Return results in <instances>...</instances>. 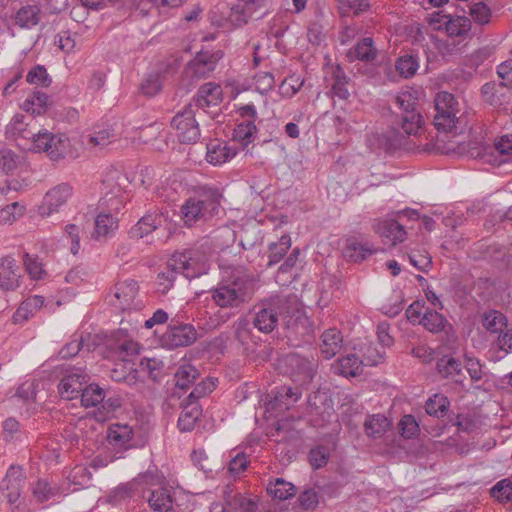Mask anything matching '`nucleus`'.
I'll list each match as a JSON object with an SVG mask.
<instances>
[{
    "label": "nucleus",
    "mask_w": 512,
    "mask_h": 512,
    "mask_svg": "<svg viewBox=\"0 0 512 512\" xmlns=\"http://www.w3.org/2000/svg\"><path fill=\"white\" fill-rule=\"evenodd\" d=\"M435 115L433 123L438 131L459 135L468 126L467 117L460 114L459 103L453 94L439 92L434 100Z\"/></svg>",
    "instance_id": "f03ea898"
},
{
    "label": "nucleus",
    "mask_w": 512,
    "mask_h": 512,
    "mask_svg": "<svg viewBox=\"0 0 512 512\" xmlns=\"http://www.w3.org/2000/svg\"><path fill=\"white\" fill-rule=\"evenodd\" d=\"M492 496L501 502H507L512 499V482L509 479L499 481L492 489Z\"/></svg>",
    "instance_id": "5fc2aeb1"
},
{
    "label": "nucleus",
    "mask_w": 512,
    "mask_h": 512,
    "mask_svg": "<svg viewBox=\"0 0 512 512\" xmlns=\"http://www.w3.org/2000/svg\"><path fill=\"white\" fill-rule=\"evenodd\" d=\"M198 377L199 372L193 365L183 364L175 373L176 386L181 389H186L192 385Z\"/></svg>",
    "instance_id": "37998d69"
},
{
    "label": "nucleus",
    "mask_w": 512,
    "mask_h": 512,
    "mask_svg": "<svg viewBox=\"0 0 512 512\" xmlns=\"http://www.w3.org/2000/svg\"><path fill=\"white\" fill-rule=\"evenodd\" d=\"M162 87V83L160 80L159 75L157 74H151L149 75L142 83H141V90L145 95L148 96H154L157 94Z\"/></svg>",
    "instance_id": "052dcab7"
},
{
    "label": "nucleus",
    "mask_w": 512,
    "mask_h": 512,
    "mask_svg": "<svg viewBox=\"0 0 512 512\" xmlns=\"http://www.w3.org/2000/svg\"><path fill=\"white\" fill-rule=\"evenodd\" d=\"M24 481L22 469L20 467L11 466L4 478L6 483L7 498L9 503H15L20 497L21 485Z\"/></svg>",
    "instance_id": "c756f323"
},
{
    "label": "nucleus",
    "mask_w": 512,
    "mask_h": 512,
    "mask_svg": "<svg viewBox=\"0 0 512 512\" xmlns=\"http://www.w3.org/2000/svg\"><path fill=\"white\" fill-rule=\"evenodd\" d=\"M291 247V237L287 234L281 236L278 241L268 245V267L279 263Z\"/></svg>",
    "instance_id": "473e14b6"
},
{
    "label": "nucleus",
    "mask_w": 512,
    "mask_h": 512,
    "mask_svg": "<svg viewBox=\"0 0 512 512\" xmlns=\"http://www.w3.org/2000/svg\"><path fill=\"white\" fill-rule=\"evenodd\" d=\"M115 135L112 130L110 129H101L98 131H95L90 137H89V143L93 146H99L104 147L111 143V141L114 139Z\"/></svg>",
    "instance_id": "680f3d73"
},
{
    "label": "nucleus",
    "mask_w": 512,
    "mask_h": 512,
    "mask_svg": "<svg viewBox=\"0 0 512 512\" xmlns=\"http://www.w3.org/2000/svg\"><path fill=\"white\" fill-rule=\"evenodd\" d=\"M369 438H381L392 426L391 420L383 414L368 415L363 424Z\"/></svg>",
    "instance_id": "c85d7f7f"
},
{
    "label": "nucleus",
    "mask_w": 512,
    "mask_h": 512,
    "mask_svg": "<svg viewBox=\"0 0 512 512\" xmlns=\"http://www.w3.org/2000/svg\"><path fill=\"white\" fill-rule=\"evenodd\" d=\"M32 146L35 152H45L51 160L56 161L65 157L70 141L63 134L54 135L45 130L32 134Z\"/></svg>",
    "instance_id": "6e6552de"
},
{
    "label": "nucleus",
    "mask_w": 512,
    "mask_h": 512,
    "mask_svg": "<svg viewBox=\"0 0 512 512\" xmlns=\"http://www.w3.org/2000/svg\"><path fill=\"white\" fill-rule=\"evenodd\" d=\"M86 382V374L81 369H77L61 379L58 385L59 393L67 400L75 399L82 394Z\"/></svg>",
    "instance_id": "dca6fc26"
},
{
    "label": "nucleus",
    "mask_w": 512,
    "mask_h": 512,
    "mask_svg": "<svg viewBox=\"0 0 512 512\" xmlns=\"http://www.w3.org/2000/svg\"><path fill=\"white\" fill-rule=\"evenodd\" d=\"M401 436L411 439L419 434V424L413 415H404L398 423Z\"/></svg>",
    "instance_id": "09e8293b"
},
{
    "label": "nucleus",
    "mask_w": 512,
    "mask_h": 512,
    "mask_svg": "<svg viewBox=\"0 0 512 512\" xmlns=\"http://www.w3.org/2000/svg\"><path fill=\"white\" fill-rule=\"evenodd\" d=\"M211 298L220 308H237L252 295L250 282L245 277H234L220 282L210 291Z\"/></svg>",
    "instance_id": "20e7f679"
},
{
    "label": "nucleus",
    "mask_w": 512,
    "mask_h": 512,
    "mask_svg": "<svg viewBox=\"0 0 512 512\" xmlns=\"http://www.w3.org/2000/svg\"><path fill=\"white\" fill-rule=\"evenodd\" d=\"M216 62L213 54L200 52L189 62L188 69L196 78H206L215 69Z\"/></svg>",
    "instance_id": "393cba45"
},
{
    "label": "nucleus",
    "mask_w": 512,
    "mask_h": 512,
    "mask_svg": "<svg viewBox=\"0 0 512 512\" xmlns=\"http://www.w3.org/2000/svg\"><path fill=\"white\" fill-rule=\"evenodd\" d=\"M222 100V89L220 85L208 82L203 84L196 95V105L200 108L218 105Z\"/></svg>",
    "instance_id": "cd10ccee"
},
{
    "label": "nucleus",
    "mask_w": 512,
    "mask_h": 512,
    "mask_svg": "<svg viewBox=\"0 0 512 512\" xmlns=\"http://www.w3.org/2000/svg\"><path fill=\"white\" fill-rule=\"evenodd\" d=\"M17 155L11 150H0V169L5 173L13 172L17 167Z\"/></svg>",
    "instance_id": "bf43d9fd"
},
{
    "label": "nucleus",
    "mask_w": 512,
    "mask_h": 512,
    "mask_svg": "<svg viewBox=\"0 0 512 512\" xmlns=\"http://www.w3.org/2000/svg\"><path fill=\"white\" fill-rule=\"evenodd\" d=\"M362 360L356 354H348L339 358L333 365L332 369L335 374L344 377H356L362 373Z\"/></svg>",
    "instance_id": "bb28decb"
},
{
    "label": "nucleus",
    "mask_w": 512,
    "mask_h": 512,
    "mask_svg": "<svg viewBox=\"0 0 512 512\" xmlns=\"http://www.w3.org/2000/svg\"><path fill=\"white\" fill-rule=\"evenodd\" d=\"M182 407L183 410L178 419V427L183 432H190L199 420L202 409L195 401H188L186 399L183 401Z\"/></svg>",
    "instance_id": "a878e982"
},
{
    "label": "nucleus",
    "mask_w": 512,
    "mask_h": 512,
    "mask_svg": "<svg viewBox=\"0 0 512 512\" xmlns=\"http://www.w3.org/2000/svg\"><path fill=\"white\" fill-rule=\"evenodd\" d=\"M43 16L44 13L38 3L27 2L15 12L12 19L15 26L23 29H32L41 22Z\"/></svg>",
    "instance_id": "f3484780"
},
{
    "label": "nucleus",
    "mask_w": 512,
    "mask_h": 512,
    "mask_svg": "<svg viewBox=\"0 0 512 512\" xmlns=\"http://www.w3.org/2000/svg\"><path fill=\"white\" fill-rule=\"evenodd\" d=\"M329 460L328 448L316 446L309 452V462L313 469H320L327 465Z\"/></svg>",
    "instance_id": "3c124183"
},
{
    "label": "nucleus",
    "mask_w": 512,
    "mask_h": 512,
    "mask_svg": "<svg viewBox=\"0 0 512 512\" xmlns=\"http://www.w3.org/2000/svg\"><path fill=\"white\" fill-rule=\"evenodd\" d=\"M441 18L445 20V29L449 36H462L468 33L471 28V21L467 17L451 19L450 16L444 15Z\"/></svg>",
    "instance_id": "58836bf2"
},
{
    "label": "nucleus",
    "mask_w": 512,
    "mask_h": 512,
    "mask_svg": "<svg viewBox=\"0 0 512 512\" xmlns=\"http://www.w3.org/2000/svg\"><path fill=\"white\" fill-rule=\"evenodd\" d=\"M301 396V393L296 389L294 390L291 387H281L279 391H277L274 397L273 408L276 406H280L283 404L284 408H289L290 404L296 402Z\"/></svg>",
    "instance_id": "de8ad7c7"
},
{
    "label": "nucleus",
    "mask_w": 512,
    "mask_h": 512,
    "mask_svg": "<svg viewBox=\"0 0 512 512\" xmlns=\"http://www.w3.org/2000/svg\"><path fill=\"white\" fill-rule=\"evenodd\" d=\"M420 323L430 332L437 333L444 329L446 319L434 310H427L423 314Z\"/></svg>",
    "instance_id": "c03bdc74"
},
{
    "label": "nucleus",
    "mask_w": 512,
    "mask_h": 512,
    "mask_svg": "<svg viewBox=\"0 0 512 512\" xmlns=\"http://www.w3.org/2000/svg\"><path fill=\"white\" fill-rule=\"evenodd\" d=\"M470 15L474 22L485 25L490 21L491 10L485 3L478 2L470 6Z\"/></svg>",
    "instance_id": "603ef678"
},
{
    "label": "nucleus",
    "mask_w": 512,
    "mask_h": 512,
    "mask_svg": "<svg viewBox=\"0 0 512 512\" xmlns=\"http://www.w3.org/2000/svg\"><path fill=\"white\" fill-rule=\"evenodd\" d=\"M267 492L278 500H287L296 494V487L285 481L283 478H277L267 486Z\"/></svg>",
    "instance_id": "c9c22d12"
},
{
    "label": "nucleus",
    "mask_w": 512,
    "mask_h": 512,
    "mask_svg": "<svg viewBox=\"0 0 512 512\" xmlns=\"http://www.w3.org/2000/svg\"><path fill=\"white\" fill-rule=\"evenodd\" d=\"M138 291V283L132 279L118 282L115 285L114 296L118 301L119 308L123 311L142 309L144 303L137 299Z\"/></svg>",
    "instance_id": "ddd939ff"
},
{
    "label": "nucleus",
    "mask_w": 512,
    "mask_h": 512,
    "mask_svg": "<svg viewBox=\"0 0 512 512\" xmlns=\"http://www.w3.org/2000/svg\"><path fill=\"white\" fill-rule=\"evenodd\" d=\"M177 273H179L177 270L168 266L166 271L158 274V285L162 292L168 291L173 286Z\"/></svg>",
    "instance_id": "69168bd1"
},
{
    "label": "nucleus",
    "mask_w": 512,
    "mask_h": 512,
    "mask_svg": "<svg viewBox=\"0 0 512 512\" xmlns=\"http://www.w3.org/2000/svg\"><path fill=\"white\" fill-rule=\"evenodd\" d=\"M377 54L378 49L375 47L373 39L371 37H364L347 52V58L350 62L356 60L372 62L376 59Z\"/></svg>",
    "instance_id": "412c9836"
},
{
    "label": "nucleus",
    "mask_w": 512,
    "mask_h": 512,
    "mask_svg": "<svg viewBox=\"0 0 512 512\" xmlns=\"http://www.w3.org/2000/svg\"><path fill=\"white\" fill-rule=\"evenodd\" d=\"M226 502L232 509L239 512H256L257 510L256 502L240 493L226 498Z\"/></svg>",
    "instance_id": "a18cd8bd"
},
{
    "label": "nucleus",
    "mask_w": 512,
    "mask_h": 512,
    "mask_svg": "<svg viewBox=\"0 0 512 512\" xmlns=\"http://www.w3.org/2000/svg\"><path fill=\"white\" fill-rule=\"evenodd\" d=\"M197 339V332L191 324H170L162 335V342L167 348L189 346Z\"/></svg>",
    "instance_id": "9d476101"
},
{
    "label": "nucleus",
    "mask_w": 512,
    "mask_h": 512,
    "mask_svg": "<svg viewBox=\"0 0 512 512\" xmlns=\"http://www.w3.org/2000/svg\"><path fill=\"white\" fill-rule=\"evenodd\" d=\"M300 506L304 510H313L319 503L318 493L315 489H305L298 497Z\"/></svg>",
    "instance_id": "13d9d810"
},
{
    "label": "nucleus",
    "mask_w": 512,
    "mask_h": 512,
    "mask_svg": "<svg viewBox=\"0 0 512 512\" xmlns=\"http://www.w3.org/2000/svg\"><path fill=\"white\" fill-rule=\"evenodd\" d=\"M320 341V352L326 359L333 358L343 347V336L336 328L325 330Z\"/></svg>",
    "instance_id": "aec40b11"
},
{
    "label": "nucleus",
    "mask_w": 512,
    "mask_h": 512,
    "mask_svg": "<svg viewBox=\"0 0 512 512\" xmlns=\"http://www.w3.org/2000/svg\"><path fill=\"white\" fill-rule=\"evenodd\" d=\"M80 397L81 404L85 408L96 407L104 403L105 391L97 384H90L85 386Z\"/></svg>",
    "instance_id": "4c0bfd02"
},
{
    "label": "nucleus",
    "mask_w": 512,
    "mask_h": 512,
    "mask_svg": "<svg viewBox=\"0 0 512 512\" xmlns=\"http://www.w3.org/2000/svg\"><path fill=\"white\" fill-rule=\"evenodd\" d=\"M303 81L293 76L285 78L280 84L281 94L286 97L294 96L302 87Z\"/></svg>",
    "instance_id": "e2e57ef3"
},
{
    "label": "nucleus",
    "mask_w": 512,
    "mask_h": 512,
    "mask_svg": "<svg viewBox=\"0 0 512 512\" xmlns=\"http://www.w3.org/2000/svg\"><path fill=\"white\" fill-rule=\"evenodd\" d=\"M237 113L242 118L235 129V136L246 143L251 142V137L257 131L255 120L257 119V111L253 104L240 106Z\"/></svg>",
    "instance_id": "2eb2a0df"
},
{
    "label": "nucleus",
    "mask_w": 512,
    "mask_h": 512,
    "mask_svg": "<svg viewBox=\"0 0 512 512\" xmlns=\"http://www.w3.org/2000/svg\"><path fill=\"white\" fill-rule=\"evenodd\" d=\"M215 387H216L215 382L209 378L204 381H201L191 391V393L188 395L186 400L195 401L197 403V401L200 398L205 397L206 395L210 394L215 389Z\"/></svg>",
    "instance_id": "4d7b16f0"
},
{
    "label": "nucleus",
    "mask_w": 512,
    "mask_h": 512,
    "mask_svg": "<svg viewBox=\"0 0 512 512\" xmlns=\"http://www.w3.org/2000/svg\"><path fill=\"white\" fill-rule=\"evenodd\" d=\"M286 312L283 317V324L287 331V337L303 342H309L313 338V326L306 315L303 305L295 294H288Z\"/></svg>",
    "instance_id": "39448f33"
},
{
    "label": "nucleus",
    "mask_w": 512,
    "mask_h": 512,
    "mask_svg": "<svg viewBox=\"0 0 512 512\" xmlns=\"http://www.w3.org/2000/svg\"><path fill=\"white\" fill-rule=\"evenodd\" d=\"M483 326L492 333H501L507 328V318L501 312L491 310L483 315Z\"/></svg>",
    "instance_id": "79ce46f5"
},
{
    "label": "nucleus",
    "mask_w": 512,
    "mask_h": 512,
    "mask_svg": "<svg viewBox=\"0 0 512 512\" xmlns=\"http://www.w3.org/2000/svg\"><path fill=\"white\" fill-rule=\"evenodd\" d=\"M19 266L17 261L6 256L0 259V288L3 290H14L19 286Z\"/></svg>",
    "instance_id": "a211bd4d"
},
{
    "label": "nucleus",
    "mask_w": 512,
    "mask_h": 512,
    "mask_svg": "<svg viewBox=\"0 0 512 512\" xmlns=\"http://www.w3.org/2000/svg\"><path fill=\"white\" fill-rule=\"evenodd\" d=\"M237 150L225 142L213 141L207 144L206 160L212 165H221L231 160Z\"/></svg>",
    "instance_id": "5701e85b"
},
{
    "label": "nucleus",
    "mask_w": 512,
    "mask_h": 512,
    "mask_svg": "<svg viewBox=\"0 0 512 512\" xmlns=\"http://www.w3.org/2000/svg\"><path fill=\"white\" fill-rule=\"evenodd\" d=\"M118 229V219L112 213L101 212L96 216L92 237L102 240L112 236Z\"/></svg>",
    "instance_id": "b1692460"
},
{
    "label": "nucleus",
    "mask_w": 512,
    "mask_h": 512,
    "mask_svg": "<svg viewBox=\"0 0 512 512\" xmlns=\"http://www.w3.org/2000/svg\"><path fill=\"white\" fill-rule=\"evenodd\" d=\"M133 430L127 424L115 423L110 425L107 432V439L110 445L117 449H129Z\"/></svg>",
    "instance_id": "4be33fe9"
},
{
    "label": "nucleus",
    "mask_w": 512,
    "mask_h": 512,
    "mask_svg": "<svg viewBox=\"0 0 512 512\" xmlns=\"http://www.w3.org/2000/svg\"><path fill=\"white\" fill-rule=\"evenodd\" d=\"M166 221L167 216L162 211L148 212L131 227L129 237L135 240L142 239L161 227Z\"/></svg>",
    "instance_id": "4468645a"
},
{
    "label": "nucleus",
    "mask_w": 512,
    "mask_h": 512,
    "mask_svg": "<svg viewBox=\"0 0 512 512\" xmlns=\"http://www.w3.org/2000/svg\"><path fill=\"white\" fill-rule=\"evenodd\" d=\"M436 368L438 373L444 378H452L456 382L461 381L462 365L461 362L451 356H443L438 359Z\"/></svg>",
    "instance_id": "2f4dec72"
},
{
    "label": "nucleus",
    "mask_w": 512,
    "mask_h": 512,
    "mask_svg": "<svg viewBox=\"0 0 512 512\" xmlns=\"http://www.w3.org/2000/svg\"><path fill=\"white\" fill-rule=\"evenodd\" d=\"M395 104L402 111L401 128L407 136H419L424 131V119L416 109L417 99L409 91L395 97Z\"/></svg>",
    "instance_id": "0eeeda50"
},
{
    "label": "nucleus",
    "mask_w": 512,
    "mask_h": 512,
    "mask_svg": "<svg viewBox=\"0 0 512 512\" xmlns=\"http://www.w3.org/2000/svg\"><path fill=\"white\" fill-rule=\"evenodd\" d=\"M449 405L450 402L446 396L435 394L426 401L425 410L431 416L444 417L449 409Z\"/></svg>",
    "instance_id": "a19ab883"
},
{
    "label": "nucleus",
    "mask_w": 512,
    "mask_h": 512,
    "mask_svg": "<svg viewBox=\"0 0 512 512\" xmlns=\"http://www.w3.org/2000/svg\"><path fill=\"white\" fill-rule=\"evenodd\" d=\"M284 362L290 369V374L303 383L313 379L318 367L317 360L313 357L310 359L296 353L286 355Z\"/></svg>",
    "instance_id": "f8f14e48"
},
{
    "label": "nucleus",
    "mask_w": 512,
    "mask_h": 512,
    "mask_svg": "<svg viewBox=\"0 0 512 512\" xmlns=\"http://www.w3.org/2000/svg\"><path fill=\"white\" fill-rule=\"evenodd\" d=\"M148 502L154 511L168 512L172 509V497L169 490L166 488L153 490Z\"/></svg>",
    "instance_id": "e433bc0d"
},
{
    "label": "nucleus",
    "mask_w": 512,
    "mask_h": 512,
    "mask_svg": "<svg viewBox=\"0 0 512 512\" xmlns=\"http://www.w3.org/2000/svg\"><path fill=\"white\" fill-rule=\"evenodd\" d=\"M169 267L188 279L197 278L208 270V253L203 245L176 251L169 259Z\"/></svg>",
    "instance_id": "423d86ee"
},
{
    "label": "nucleus",
    "mask_w": 512,
    "mask_h": 512,
    "mask_svg": "<svg viewBox=\"0 0 512 512\" xmlns=\"http://www.w3.org/2000/svg\"><path fill=\"white\" fill-rule=\"evenodd\" d=\"M497 74L502 79V84L512 88V60H507L497 67Z\"/></svg>",
    "instance_id": "774afa93"
},
{
    "label": "nucleus",
    "mask_w": 512,
    "mask_h": 512,
    "mask_svg": "<svg viewBox=\"0 0 512 512\" xmlns=\"http://www.w3.org/2000/svg\"><path fill=\"white\" fill-rule=\"evenodd\" d=\"M23 262L29 275L34 279H40L43 274L41 263L38 262L37 258L30 256L25 253L23 256Z\"/></svg>",
    "instance_id": "0e129e2a"
},
{
    "label": "nucleus",
    "mask_w": 512,
    "mask_h": 512,
    "mask_svg": "<svg viewBox=\"0 0 512 512\" xmlns=\"http://www.w3.org/2000/svg\"><path fill=\"white\" fill-rule=\"evenodd\" d=\"M44 304V298L42 296H33L27 298L21 303L16 312L13 314V322L15 324L23 323L30 319L35 311L41 308Z\"/></svg>",
    "instance_id": "7c9ffc66"
},
{
    "label": "nucleus",
    "mask_w": 512,
    "mask_h": 512,
    "mask_svg": "<svg viewBox=\"0 0 512 512\" xmlns=\"http://www.w3.org/2000/svg\"><path fill=\"white\" fill-rule=\"evenodd\" d=\"M288 301L287 295H276L256 304L251 311V322L258 331L269 334L284 317Z\"/></svg>",
    "instance_id": "7ed1b4c3"
},
{
    "label": "nucleus",
    "mask_w": 512,
    "mask_h": 512,
    "mask_svg": "<svg viewBox=\"0 0 512 512\" xmlns=\"http://www.w3.org/2000/svg\"><path fill=\"white\" fill-rule=\"evenodd\" d=\"M49 105V96L41 91H35L22 104V108L32 115L43 114Z\"/></svg>",
    "instance_id": "f704fd0d"
},
{
    "label": "nucleus",
    "mask_w": 512,
    "mask_h": 512,
    "mask_svg": "<svg viewBox=\"0 0 512 512\" xmlns=\"http://www.w3.org/2000/svg\"><path fill=\"white\" fill-rule=\"evenodd\" d=\"M376 252L377 249L373 248L372 245L360 243L356 239H349L345 248V255L354 262L363 261Z\"/></svg>",
    "instance_id": "72a5a7b5"
},
{
    "label": "nucleus",
    "mask_w": 512,
    "mask_h": 512,
    "mask_svg": "<svg viewBox=\"0 0 512 512\" xmlns=\"http://www.w3.org/2000/svg\"><path fill=\"white\" fill-rule=\"evenodd\" d=\"M26 81L30 84L48 87L51 83V78L49 77L47 70L44 66L37 65L28 72L26 76Z\"/></svg>",
    "instance_id": "8fccbe9b"
},
{
    "label": "nucleus",
    "mask_w": 512,
    "mask_h": 512,
    "mask_svg": "<svg viewBox=\"0 0 512 512\" xmlns=\"http://www.w3.org/2000/svg\"><path fill=\"white\" fill-rule=\"evenodd\" d=\"M493 149L500 156H506L512 153V135H503L499 137L494 142Z\"/></svg>",
    "instance_id": "338daca9"
},
{
    "label": "nucleus",
    "mask_w": 512,
    "mask_h": 512,
    "mask_svg": "<svg viewBox=\"0 0 512 512\" xmlns=\"http://www.w3.org/2000/svg\"><path fill=\"white\" fill-rule=\"evenodd\" d=\"M24 206H20L18 202L11 203L0 210V223L11 224L23 215Z\"/></svg>",
    "instance_id": "864d4df0"
},
{
    "label": "nucleus",
    "mask_w": 512,
    "mask_h": 512,
    "mask_svg": "<svg viewBox=\"0 0 512 512\" xmlns=\"http://www.w3.org/2000/svg\"><path fill=\"white\" fill-rule=\"evenodd\" d=\"M171 127L176 130V136L181 143L193 144L200 138V128L192 105L186 106L172 118Z\"/></svg>",
    "instance_id": "1a4fd4ad"
},
{
    "label": "nucleus",
    "mask_w": 512,
    "mask_h": 512,
    "mask_svg": "<svg viewBox=\"0 0 512 512\" xmlns=\"http://www.w3.org/2000/svg\"><path fill=\"white\" fill-rule=\"evenodd\" d=\"M374 228L376 233L387 239V242H390L391 245L403 242L406 238L404 227L393 219L379 220Z\"/></svg>",
    "instance_id": "6ab92c4d"
},
{
    "label": "nucleus",
    "mask_w": 512,
    "mask_h": 512,
    "mask_svg": "<svg viewBox=\"0 0 512 512\" xmlns=\"http://www.w3.org/2000/svg\"><path fill=\"white\" fill-rule=\"evenodd\" d=\"M113 349L117 358L124 362L128 361L129 356L136 355L139 352L138 344L131 340H124L117 344Z\"/></svg>",
    "instance_id": "6e6d98bb"
},
{
    "label": "nucleus",
    "mask_w": 512,
    "mask_h": 512,
    "mask_svg": "<svg viewBox=\"0 0 512 512\" xmlns=\"http://www.w3.org/2000/svg\"><path fill=\"white\" fill-rule=\"evenodd\" d=\"M222 194L216 187L207 185L195 187L180 208V217L185 227L191 228L204 223L216 215L220 208Z\"/></svg>",
    "instance_id": "f257e3e1"
},
{
    "label": "nucleus",
    "mask_w": 512,
    "mask_h": 512,
    "mask_svg": "<svg viewBox=\"0 0 512 512\" xmlns=\"http://www.w3.org/2000/svg\"><path fill=\"white\" fill-rule=\"evenodd\" d=\"M73 194V187L69 183H60L50 190L44 196L43 202L39 207L42 216H50L56 213L64 206Z\"/></svg>",
    "instance_id": "9b49d317"
},
{
    "label": "nucleus",
    "mask_w": 512,
    "mask_h": 512,
    "mask_svg": "<svg viewBox=\"0 0 512 512\" xmlns=\"http://www.w3.org/2000/svg\"><path fill=\"white\" fill-rule=\"evenodd\" d=\"M349 78L346 76L344 71L340 66H337L333 71V84H332V94L333 96L338 97L341 100H346L350 96L348 90Z\"/></svg>",
    "instance_id": "ea45409f"
},
{
    "label": "nucleus",
    "mask_w": 512,
    "mask_h": 512,
    "mask_svg": "<svg viewBox=\"0 0 512 512\" xmlns=\"http://www.w3.org/2000/svg\"><path fill=\"white\" fill-rule=\"evenodd\" d=\"M419 67L418 59L410 54L401 56L396 62V69L405 78L412 77Z\"/></svg>",
    "instance_id": "49530a36"
}]
</instances>
